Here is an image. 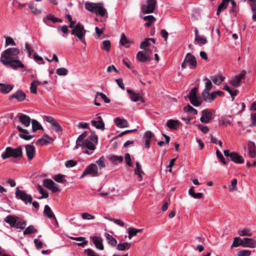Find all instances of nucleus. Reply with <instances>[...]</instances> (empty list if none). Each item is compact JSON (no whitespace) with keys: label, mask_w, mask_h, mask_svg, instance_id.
<instances>
[{"label":"nucleus","mask_w":256,"mask_h":256,"mask_svg":"<svg viewBox=\"0 0 256 256\" xmlns=\"http://www.w3.org/2000/svg\"><path fill=\"white\" fill-rule=\"evenodd\" d=\"M20 53V50L18 48H8L2 52L0 61L4 65L9 66L14 70L18 68H23L24 65L19 60L18 55Z\"/></svg>","instance_id":"obj_1"},{"label":"nucleus","mask_w":256,"mask_h":256,"mask_svg":"<svg viewBox=\"0 0 256 256\" xmlns=\"http://www.w3.org/2000/svg\"><path fill=\"white\" fill-rule=\"evenodd\" d=\"M86 137V132L80 134L76 140V144L84 149L83 152L88 156L92 154L96 149L98 142V137L95 132H92L91 134Z\"/></svg>","instance_id":"obj_2"},{"label":"nucleus","mask_w":256,"mask_h":256,"mask_svg":"<svg viewBox=\"0 0 256 256\" xmlns=\"http://www.w3.org/2000/svg\"><path fill=\"white\" fill-rule=\"evenodd\" d=\"M22 151L21 146L16 148H13L10 146H8L6 148L4 152L2 154L1 157L3 160H6L10 157L17 158L22 156Z\"/></svg>","instance_id":"obj_3"},{"label":"nucleus","mask_w":256,"mask_h":256,"mask_svg":"<svg viewBox=\"0 0 256 256\" xmlns=\"http://www.w3.org/2000/svg\"><path fill=\"white\" fill-rule=\"evenodd\" d=\"M187 64L188 65L190 69L195 68L197 66V62L195 56L191 53L186 54L185 58L182 64V68H186Z\"/></svg>","instance_id":"obj_4"},{"label":"nucleus","mask_w":256,"mask_h":256,"mask_svg":"<svg viewBox=\"0 0 256 256\" xmlns=\"http://www.w3.org/2000/svg\"><path fill=\"white\" fill-rule=\"evenodd\" d=\"M86 175H90L92 177L99 176L98 166L96 164L92 163L90 164L84 170L80 178H83Z\"/></svg>","instance_id":"obj_5"},{"label":"nucleus","mask_w":256,"mask_h":256,"mask_svg":"<svg viewBox=\"0 0 256 256\" xmlns=\"http://www.w3.org/2000/svg\"><path fill=\"white\" fill-rule=\"evenodd\" d=\"M202 95L204 100L207 102H211L218 96H223L224 92L220 90H216L212 93L202 92Z\"/></svg>","instance_id":"obj_6"},{"label":"nucleus","mask_w":256,"mask_h":256,"mask_svg":"<svg viewBox=\"0 0 256 256\" xmlns=\"http://www.w3.org/2000/svg\"><path fill=\"white\" fill-rule=\"evenodd\" d=\"M156 4V0H146V4L142 5V12L144 14L152 13Z\"/></svg>","instance_id":"obj_7"},{"label":"nucleus","mask_w":256,"mask_h":256,"mask_svg":"<svg viewBox=\"0 0 256 256\" xmlns=\"http://www.w3.org/2000/svg\"><path fill=\"white\" fill-rule=\"evenodd\" d=\"M190 103L194 106H198L202 103L200 96L197 95V88H194L192 89L188 94Z\"/></svg>","instance_id":"obj_8"},{"label":"nucleus","mask_w":256,"mask_h":256,"mask_svg":"<svg viewBox=\"0 0 256 256\" xmlns=\"http://www.w3.org/2000/svg\"><path fill=\"white\" fill-rule=\"evenodd\" d=\"M202 116L200 120L203 123L208 124L211 122L214 118V112L206 108L202 111Z\"/></svg>","instance_id":"obj_9"},{"label":"nucleus","mask_w":256,"mask_h":256,"mask_svg":"<svg viewBox=\"0 0 256 256\" xmlns=\"http://www.w3.org/2000/svg\"><path fill=\"white\" fill-rule=\"evenodd\" d=\"M15 194L16 198L21 200L26 204L28 202L32 204V198L31 195L27 194L24 190H20L18 188H16Z\"/></svg>","instance_id":"obj_10"},{"label":"nucleus","mask_w":256,"mask_h":256,"mask_svg":"<svg viewBox=\"0 0 256 256\" xmlns=\"http://www.w3.org/2000/svg\"><path fill=\"white\" fill-rule=\"evenodd\" d=\"M43 119L44 121L50 124L52 129L56 132H62L63 130L62 127L53 117L44 116H43Z\"/></svg>","instance_id":"obj_11"},{"label":"nucleus","mask_w":256,"mask_h":256,"mask_svg":"<svg viewBox=\"0 0 256 256\" xmlns=\"http://www.w3.org/2000/svg\"><path fill=\"white\" fill-rule=\"evenodd\" d=\"M72 34L75 35L78 38L81 40L82 43L84 42L82 39L86 35V30L82 24L78 23L76 25L72 30Z\"/></svg>","instance_id":"obj_12"},{"label":"nucleus","mask_w":256,"mask_h":256,"mask_svg":"<svg viewBox=\"0 0 256 256\" xmlns=\"http://www.w3.org/2000/svg\"><path fill=\"white\" fill-rule=\"evenodd\" d=\"M43 185L53 193L60 191L58 185L51 179H45L44 180Z\"/></svg>","instance_id":"obj_13"},{"label":"nucleus","mask_w":256,"mask_h":256,"mask_svg":"<svg viewBox=\"0 0 256 256\" xmlns=\"http://www.w3.org/2000/svg\"><path fill=\"white\" fill-rule=\"evenodd\" d=\"M14 98L16 99L18 102H22L26 100V94L21 89H18L8 98L10 100H12Z\"/></svg>","instance_id":"obj_14"},{"label":"nucleus","mask_w":256,"mask_h":256,"mask_svg":"<svg viewBox=\"0 0 256 256\" xmlns=\"http://www.w3.org/2000/svg\"><path fill=\"white\" fill-rule=\"evenodd\" d=\"M126 91L132 102H136L140 101L142 103L144 102V98L139 93L136 92L134 90H130L129 88L127 89Z\"/></svg>","instance_id":"obj_15"},{"label":"nucleus","mask_w":256,"mask_h":256,"mask_svg":"<svg viewBox=\"0 0 256 256\" xmlns=\"http://www.w3.org/2000/svg\"><path fill=\"white\" fill-rule=\"evenodd\" d=\"M241 246L244 248L256 247V240L251 238H244L241 240Z\"/></svg>","instance_id":"obj_16"},{"label":"nucleus","mask_w":256,"mask_h":256,"mask_svg":"<svg viewBox=\"0 0 256 256\" xmlns=\"http://www.w3.org/2000/svg\"><path fill=\"white\" fill-rule=\"evenodd\" d=\"M100 98V99L104 100V102L106 104L110 103V100L108 98L105 94L100 92H96V93L94 104L96 106H100V104L99 102H97L98 99Z\"/></svg>","instance_id":"obj_17"},{"label":"nucleus","mask_w":256,"mask_h":256,"mask_svg":"<svg viewBox=\"0 0 256 256\" xmlns=\"http://www.w3.org/2000/svg\"><path fill=\"white\" fill-rule=\"evenodd\" d=\"M96 248L103 250L104 246L102 244V238L99 236H92L90 238Z\"/></svg>","instance_id":"obj_18"},{"label":"nucleus","mask_w":256,"mask_h":256,"mask_svg":"<svg viewBox=\"0 0 256 256\" xmlns=\"http://www.w3.org/2000/svg\"><path fill=\"white\" fill-rule=\"evenodd\" d=\"M249 157L254 158L256 156V146L255 144L252 142L249 141L248 144Z\"/></svg>","instance_id":"obj_19"},{"label":"nucleus","mask_w":256,"mask_h":256,"mask_svg":"<svg viewBox=\"0 0 256 256\" xmlns=\"http://www.w3.org/2000/svg\"><path fill=\"white\" fill-rule=\"evenodd\" d=\"M136 58L141 62H145L150 60V56L145 51H140L136 55Z\"/></svg>","instance_id":"obj_20"},{"label":"nucleus","mask_w":256,"mask_h":256,"mask_svg":"<svg viewBox=\"0 0 256 256\" xmlns=\"http://www.w3.org/2000/svg\"><path fill=\"white\" fill-rule=\"evenodd\" d=\"M19 120L20 122L25 127H28L30 125L31 119L30 117L27 115L22 114H20Z\"/></svg>","instance_id":"obj_21"},{"label":"nucleus","mask_w":256,"mask_h":256,"mask_svg":"<svg viewBox=\"0 0 256 256\" xmlns=\"http://www.w3.org/2000/svg\"><path fill=\"white\" fill-rule=\"evenodd\" d=\"M230 160L236 164H243L244 159L242 156L239 155L236 152H232L230 154Z\"/></svg>","instance_id":"obj_22"},{"label":"nucleus","mask_w":256,"mask_h":256,"mask_svg":"<svg viewBox=\"0 0 256 256\" xmlns=\"http://www.w3.org/2000/svg\"><path fill=\"white\" fill-rule=\"evenodd\" d=\"M17 129L20 132H22L24 134H18L19 136L21 138H22L25 140H30L32 139L33 138V136L30 135H27L29 134V132L28 130L22 128L21 126H17Z\"/></svg>","instance_id":"obj_23"},{"label":"nucleus","mask_w":256,"mask_h":256,"mask_svg":"<svg viewBox=\"0 0 256 256\" xmlns=\"http://www.w3.org/2000/svg\"><path fill=\"white\" fill-rule=\"evenodd\" d=\"M25 148L26 150V154L28 160H32L34 157L35 152L34 147L32 145L28 144L26 145Z\"/></svg>","instance_id":"obj_24"},{"label":"nucleus","mask_w":256,"mask_h":256,"mask_svg":"<svg viewBox=\"0 0 256 256\" xmlns=\"http://www.w3.org/2000/svg\"><path fill=\"white\" fill-rule=\"evenodd\" d=\"M98 118L99 120L97 121L92 120L91 121V124L98 129L104 130V124L103 122L102 119L100 116H98Z\"/></svg>","instance_id":"obj_25"},{"label":"nucleus","mask_w":256,"mask_h":256,"mask_svg":"<svg viewBox=\"0 0 256 256\" xmlns=\"http://www.w3.org/2000/svg\"><path fill=\"white\" fill-rule=\"evenodd\" d=\"M116 125L120 128H124L128 126V121L124 119L120 118H117L114 120Z\"/></svg>","instance_id":"obj_26"},{"label":"nucleus","mask_w":256,"mask_h":256,"mask_svg":"<svg viewBox=\"0 0 256 256\" xmlns=\"http://www.w3.org/2000/svg\"><path fill=\"white\" fill-rule=\"evenodd\" d=\"M180 124L178 120L170 119L167 121L166 126L170 129L176 130Z\"/></svg>","instance_id":"obj_27"},{"label":"nucleus","mask_w":256,"mask_h":256,"mask_svg":"<svg viewBox=\"0 0 256 256\" xmlns=\"http://www.w3.org/2000/svg\"><path fill=\"white\" fill-rule=\"evenodd\" d=\"M48 20H52L53 22H62V20L60 18H58L54 17L51 14H48L46 18H44L43 20L44 22L48 26H50V24L48 22Z\"/></svg>","instance_id":"obj_28"},{"label":"nucleus","mask_w":256,"mask_h":256,"mask_svg":"<svg viewBox=\"0 0 256 256\" xmlns=\"http://www.w3.org/2000/svg\"><path fill=\"white\" fill-rule=\"evenodd\" d=\"M16 218L14 216L9 215L4 218V221L8 224L11 227H15L16 224Z\"/></svg>","instance_id":"obj_29"},{"label":"nucleus","mask_w":256,"mask_h":256,"mask_svg":"<svg viewBox=\"0 0 256 256\" xmlns=\"http://www.w3.org/2000/svg\"><path fill=\"white\" fill-rule=\"evenodd\" d=\"M97 16H100L102 17L104 16L106 13V9L102 6L100 3H98L94 12Z\"/></svg>","instance_id":"obj_30"},{"label":"nucleus","mask_w":256,"mask_h":256,"mask_svg":"<svg viewBox=\"0 0 256 256\" xmlns=\"http://www.w3.org/2000/svg\"><path fill=\"white\" fill-rule=\"evenodd\" d=\"M245 74L243 73L240 74L239 75L236 76L232 80L231 84L234 87H238L240 86V83L242 79L244 77Z\"/></svg>","instance_id":"obj_31"},{"label":"nucleus","mask_w":256,"mask_h":256,"mask_svg":"<svg viewBox=\"0 0 256 256\" xmlns=\"http://www.w3.org/2000/svg\"><path fill=\"white\" fill-rule=\"evenodd\" d=\"M231 0H222V3L218 6L216 12V14L218 16L228 6Z\"/></svg>","instance_id":"obj_32"},{"label":"nucleus","mask_w":256,"mask_h":256,"mask_svg":"<svg viewBox=\"0 0 256 256\" xmlns=\"http://www.w3.org/2000/svg\"><path fill=\"white\" fill-rule=\"evenodd\" d=\"M44 214L46 216L49 218L56 219V218L52 212L50 208L47 204L44 206Z\"/></svg>","instance_id":"obj_33"},{"label":"nucleus","mask_w":256,"mask_h":256,"mask_svg":"<svg viewBox=\"0 0 256 256\" xmlns=\"http://www.w3.org/2000/svg\"><path fill=\"white\" fill-rule=\"evenodd\" d=\"M116 248L117 250L124 251L126 250H129L132 246L130 242H124V243L118 244H116Z\"/></svg>","instance_id":"obj_34"},{"label":"nucleus","mask_w":256,"mask_h":256,"mask_svg":"<svg viewBox=\"0 0 256 256\" xmlns=\"http://www.w3.org/2000/svg\"><path fill=\"white\" fill-rule=\"evenodd\" d=\"M136 168L134 170V172L136 174L138 175V181H141L142 179V174H143L142 171V166L139 163V162H136Z\"/></svg>","instance_id":"obj_35"},{"label":"nucleus","mask_w":256,"mask_h":256,"mask_svg":"<svg viewBox=\"0 0 256 256\" xmlns=\"http://www.w3.org/2000/svg\"><path fill=\"white\" fill-rule=\"evenodd\" d=\"M104 236L109 244L112 246H115L117 244L116 240L109 234L106 233Z\"/></svg>","instance_id":"obj_36"},{"label":"nucleus","mask_w":256,"mask_h":256,"mask_svg":"<svg viewBox=\"0 0 256 256\" xmlns=\"http://www.w3.org/2000/svg\"><path fill=\"white\" fill-rule=\"evenodd\" d=\"M14 88V86L10 84H2L0 88V91L3 94L10 92Z\"/></svg>","instance_id":"obj_37"},{"label":"nucleus","mask_w":256,"mask_h":256,"mask_svg":"<svg viewBox=\"0 0 256 256\" xmlns=\"http://www.w3.org/2000/svg\"><path fill=\"white\" fill-rule=\"evenodd\" d=\"M213 82L216 85H220L223 82L225 78L221 74L213 76L211 78Z\"/></svg>","instance_id":"obj_38"},{"label":"nucleus","mask_w":256,"mask_h":256,"mask_svg":"<svg viewBox=\"0 0 256 256\" xmlns=\"http://www.w3.org/2000/svg\"><path fill=\"white\" fill-rule=\"evenodd\" d=\"M144 20L148 21L144 24L146 26H150L152 23L156 21V18L152 15L145 16L143 18Z\"/></svg>","instance_id":"obj_39"},{"label":"nucleus","mask_w":256,"mask_h":256,"mask_svg":"<svg viewBox=\"0 0 256 256\" xmlns=\"http://www.w3.org/2000/svg\"><path fill=\"white\" fill-rule=\"evenodd\" d=\"M204 80L205 81V88L202 92H208L212 88V82L207 77H205L204 78Z\"/></svg>","instance_id":"obj_40"},{"label":"nucleus","mask_w":256,"mask_h":256,"mask_svg":"<svg viewBox=\"0 0 256 256\" xmlns=\"http://www.w3.org/2000/svg\"><path fill=\"white\" fill-rule=\"evenodd\" d=\"M188 194L194 198H201L203 196L202 192L196 193L194 190V187L192 186L188 190Z\"/></svg>","instance_id":"obj_41"},{"label":"nucleus","mask_w":256,"mask_h":256,"mask_svg":"<svg viewBox=\"0 0 256 256\" xmlns=\"http://www.w3.org/2000/svg\"><path fill=\"white\" fill-rule=\"evenodd\" d=\"M32 132H35L37 130H43L42 126L36 120H32Z\"/></svg>","instance_id":"obj_42"},{"label":"nucleus","mask_w":256,"mask_h":256,"mask_svg":"<svg viewBox=\"0 0 256 256\" xmlns=\"http://www.w3.org/2000/svg\"><path fill=\"white\" fill-rule=\"evenodd\" d=\"M98 3L86 2L85 4L86 8L91 12H94Z\"/></svg>","instance_id":"obj_43"},{"label":"nucleus","mask_w":256,"mask_h":256,"mask_svg":"<svg viewBox=\"0 0 256 256\" xmlns=\"http://www.w3.org/2000/svg\"><path fill=\"white\" fill-rule=\"evenodd\" d=\"M230 118H231V117L230 116H222V117L220 118V121H219V124L220 125L230 124L232 122Z\"/></svg>","instance_id":"obj_44"},{"label":"nucleus","mask_w":256,"mask_h":256,"mask_svg":"<svg viewBox=\"0 0 256 256\" xmlns=\"http://www.w3.org/2000/svg\"><path fill=\"white\" fill-rule=\"evenodd\" d=\"M110 42L109 40H104L102 42L101 48L102 50L108 52L110 50Z\"/></svg>","instance_id":"obj_45"},{"label":"nucleus","mask_w":256,"mask_h":256,"mask_svg":"<svg viewBox=\"0 0 256 256\" xmlns=\"http://www.w3.org/2000/svg\"><path fill=\"white\" fill-rule=\"evenodd\" d=\"M223 89L224 90H226L229 94H230V96H232V100H234V97L236 96L237 94V93H236V90H232L230 88L229 86H228V85L226 84H224V88H223Z\"/></svg>","instance_id":"obj_46"},{"label":"nucleus","mask_w":256,"mask_h":256,"mask_svg":"<svg viewBox=\"0 0 256 256\" xmlns=\"http://www.w3.org/2000/svg\"><path fill=\"white\" fill-rule=\"evenodd\" d=\"M120 42L121 45L124 46L126 48H128L130 46V45H127V44H128L129 41L124 34H122Z\"/></svg>","instance_id":"obj_47"},{"label":"nucleus","mask_w":256,"mask_h":256,"mask_svg":"<svg viewBox=\"0 0 256 256\" xmlns=\"http://www.w3.org/2000/svg\"><path fill=\"white\" fill-rule=\"evenodd\" d=\"M37 232V230L33 226H30L24 231V235L30 234Z\"/></svg>","instance_id":"obj_48"},{"label":"nucleus","mask_w":256,"mask_h":256,"mask_svg":"<svg viewBox=\"0 0 256 256\" xmlns=\"http://www.w3.org/2000/svg\"><path fill=\"white\" fill-rule=\"evenodd\" d=\"M238 234L240 236H252V234L250 230L248 228H245L243 230H240L238 231Z\"/></svg>","instance_id":"obj_49"},{"label":"nucleus","mask_w":256,"mask_h":256,"mask_svg":"<svg viewBox=\"0 0 256 256\" xmlns=\"http://www.w3.org/2000/svg\"><path fill=\"white\" fill-rule=\"evenodd\" d=\"M104 156H102L100 158L96 160V164H97L100 169H102L106 167V165L104 164Z\"/></svg>","instance_id":"obj_50"},{"label":"nucleus","mask_w":256,"mask_h":256,"mask_svg":"<svg viewBox=\"0 0 256 256\" xmlns=\"http://www.w3.org/2000/svg\"><path fill=\"white\" fill-rule=\"evenodd\" d=\"M38 190L42 194V196L40 198H46L48 196V192L44 190L40 185L38 186Z\"/></svg>","instance_id":"obj_51"},{"label":"nucleus","mask_w":256,"mask_h":256,"mask_svg":"<svg viewBox=\"0 0 256 256\" xmlns=\"http://www.w3.org/2000/svg\"><path fill=\"white\" fill-rule=\"evenodd\" d=\"M185 112H188L192 113L194 114H198V110L192 107L190 104H188L184 108Z\"/></svg>","instance_id":"obj_52"},{"label":"nucleus","mask_w":256,"mask_h":256,"mask_svg":"<svg viewBox=\"0 0 256 256\" xmlns=\"http://www.w3.org/2000/svg\"><path fill=\"white\" fill-rule=\"evenodd\" d=\"M52 178L56 182L60 183H62L66 180L64 178V176L60 174L54 175Z\"/></svg>","instance_id":"obj_53"},{"label":"nucleus","mask_w":256,"mask_h":256,"mask_svg":"<svg viewBox=\"0 0 256 256\" xmlns=\"http://www.w3.org/2000/svg\"><path fill=\"white\" fill-rule=\"evenodd\" d=\"M216 156L218 157V159H220V162L224 164L225 165H228V162L226 161L224 158V157L223 156L222 154H221V152H220V150L217 149L216 150Z\"/></svg>","instance_id":"obj_54"},{"label":"nucleus","mask_w":256,"mask_h":256,"mask_svg":"<svg viewBox=\"0 0 256 256\" xmlns=\"http://www.w3.org/2000/svg\"><path fill=\"white\" fill-rule=\"evenodd\" d=\"M68 70L64 68H58L56 70V73L58 76H64L68 74Z\"/></svg>","instance_id":"obj_55"},{"label":"nucleus","mask_w":256,"mask_h":256,"mask_svg":"<svg viewBox=\"0 0 256 256\" xmlns=\"http://www.w3.org/2000/svg\"><path fill=\"white\" fill-rule=\"evenodd\" d=\"M237 180L234 178L232 181L231 186H228V188L230 192H233L236 190Z\"/></svg>","instance_id":"obj_56"},{"label":"nucleus","mask_w":256,"mask_h":256,"mask_svg":"<svg viewBox=\"0 0 256 256\" xmlns=\"http://www.w3.org/2000/svg\"><path fill=\"white\" fill-rule=\"evenodd\" d=\"M195 40L197 42H199L200 44H206L208 40L206 38L203 36H196L195 38Z\"/></svg>","instance_id":"obj_57"},{"label":"nucleus","mask_w":256,"mask_h":256,"mask_svg":"<svg viewBox=\"0 0 256 256\" xmlns=\"http://www.w3.org/2000/svg\"><path fill=\"white\" fill-rule=\"evenodd\" d=\"M29 8L32 12L35 15H38L41 12V11L38 9L34 4H30Z\"/></svg>","instance_id":"obj_58"},{"label":"nucleus","mask_w":256,"mask_h":256,"mask_svg":"<svg viewBox=\"0 0 256 256\" xmlns=\"http://www.w3.org/2000/svg\"><path fill=\"white\" fill-rule=\"evenodd\" d=\"M134 230H135V228H134L130 227L128 228V238L130 240L132 236H136L137 234L136 231Z\"/></svg>","instance_id":"obj_59"},{"label":"nucleus","mask_w":256,"mask_h":256,"mask_svg":"<svg viewBox=\"0 0 256 256\" xmlns=\"http://www.w3.org/2000/svg\"><path fill=\"white\" fill-rule=\"evenodd\" d=\"M84 252L88 256H100L96 252L91 248L86 249Z\"/></svg>","instance_id":"obj_60"},{"label":"nucleus","mask_w":256,"mask_h":256,"mask_svg":"<svg viewBox=\"0 0 256 256\" xmlns=\"http://www.w3.org/2000/svg\"><path fill=\"white\" fill-rule=\"evenodd\" d=\"M77 164V162L74 160H68L65 162V166L66 168H72L74 166Z\"/></svg>","instance_id":"obj_61"},{"label":"nucleus","mask_w":256,"mask_h":256,"mask_svg":"<svg viewBox=\"0 0 256 256\" xmlns=\"http://www.w3.org/2000/svg\"><path fill=\"white\" fill-rule=\"evenodd\" d=\"M6 46H16V43L14 41L12 38L10 37H7L6 40Z\"/></svg>","instance_id":"obj_62"},{"label":"nucleus","mask_w":256,"mask_h":256,"mask_svg":"<svg viewBox=\"0 0 256 256\" xmlns=\"http://www.w3.org/2000/svg\"><path fill=\"white\" fill-rule=\"evenodd\" d=\"M251 254V251L246 250H241L238 252V256H249Z\"/></svg>","instance_id":"obj_63"},{"label":"nucleus","mask_w":256,"mask_h":256,"mask_svg":"<svg viewBox=\"0 0 256 256\" xmlns=\"http://www.w3.org/2000/svg\"><path fill=\"white\" fill-rule=\"evenodd\" d=\"M241 239L239 238H234V242L231 246V248L233 247H237L238 246H241Z\"/></svg>","instance_id":"obj_64"}]
</instances>
